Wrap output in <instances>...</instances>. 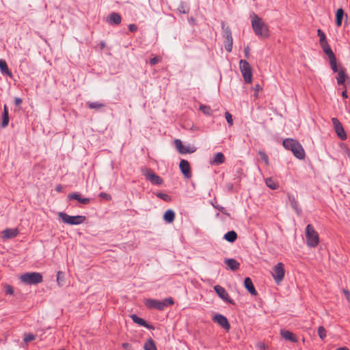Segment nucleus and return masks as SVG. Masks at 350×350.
<instances>
[{
  "instance_id": "obj_1",
  "label": "nucleus",
  "mask_w": 350,
  "mask_h": 350,
  "mask_svg": "<svg viewBox=\"0 0 350 350\" xmlns=\"http://www.w3.org/2000/svg\"><path fill=\"white\" fill-rule=\"evenodd\" d=\"M251 25L256 36L260 38H267L269 36V29L262 19L255 13H252Z\"/></svg>"
},
{
  "instance_id": "obj_2",
  "label": "nucleus",
  "mask_w": 350,
  "mask_h": 350,
  "mask_svg": "<svg viewBox=\"0 0 350 350\" xmlns=\"http://www.w3.org/2000/svg\"><path fill=\"white\" fill-rule=\"evenodd\" d=\"M282 144L284 148L291 150L296 158L299 159H304L305 158V151L301 144L296 139L292 138L285 139Z\"/></svg>"
},
{
  "instance_id": "obj_3",
  "label": "nucleus",
  "mask_w": 350,
  "mask_h": 350,
  "mask_svg": "<svg viewBox=\"0 0 350 350\" xmlns=\"http://www.w3.org/2000/svg\"><path fill=\"white\" fill-rule=\"evenodd\" d=\"M145 306L149 309H157L158 310H164L167 307L174 304V301L172 297H167L163 300L154 299H147L145 301Z\"/></svg>"
},
{
  "instance_id": "obj_4",
  "label": "nucleus",
  "mask_w": 350,
  "mask_h": 350,
  "mask_svg": "<svg viewBox=\"0 0 350 350\" xmlns=\"http://www.w3.org/2000/svg\"><path fill=\"white\" fill-rule=\"evenodd\" d=\"M21 282L27 285H36L43 281L42 275L38 272H28L22 274L20 278Z\"/></svg>"
},
{
  "instance_id": "obj_5",
  "label": "nucleus",
  "mask_w": 350,
  "mask_h": 350,
  "mask_svg": "<svg viewBox=\"0 0 350 350\" xmlns=\"http://www.w3.org/2000/svg\"><path fill=\"white\" fill-rule=\"evenodd\" d=\"M306 243L310 247H315L319 243L318 232L311 224H308L305 232Z\"/></svg>"
},
{
  "instance_id": "obj_6",
  "label": "nucleus",
  "mask_w": 350,
  "mask_h": 350,
  "mask_svg": "<svg viewBox=\"0 0 350 350\" xmlns=\"http://www.w3.org/2000/svg\"><path fill=\"white\" fill-rule=\"evenodd\" d=\"M58 217L62 222L69 225H80L83 224L85 219V216L83 215H75L70 216L64 212H59Z\"/></svg>"
},
{
  "instance_id": "obj_7",
  "label": "nucleus",
  "mask_w": 350,
  "mask_h": 350,
  "mask_svg": "<svg viewBox=\"0 0 350 350\" xmlns=\"http://www.w3.org/2000/svg\"><path fill=\"white\" fill-rule=\"evenodd\" d=\"M240 70L246 83H250L252 78V71L250 64L244 59L239 62Z\"/></svg>"
},
{
  "instance_id": "obj_8",
  "label": "nucleus",
  "mask_w": 350,
  "mask_h": 350,
  "mask_svg": "<svg viewBox=\"0 0 350 350\" xmlns=\"http://www.w3.org/2000/svg\"><path fill=\"white\" fill-rule=\"evenodd\" d=\"M285 271L282 262H278L273 269L272 277L276 284H280L284 278Z\"/></svg>"
},
{
  "instance_id": "obj_9",
  "label": "nucleus",
  "mask_w": 350,
  "mask_h": 350,
  "mask_svg": "<svg viewBox=\"0 0 350 350\" xmlns=\"http://www.w3.org/2000/svg\"><path fill=\"white\" fill-rule=\"evenodd\" d=\"M332 122L337 136L341 140H345L347 139V134L338 119L336 118H332Z\"/></svg>"
},
{
  "instance_id": "obj_10",
  "label": "nucleus",
  "mask_w": 350,
  "mask_h": 350,
  "mask_svg": "<svg viewBox=\"0 0 350 350\" xmlns=\"http://www.w3.org/2000/svg\"><path fill=\"white\" fill-rule=\"evenodd\" d=\"M214 290L217 293V294L218 295V296L223 300L226 303H228V304H230L232 305H234L235 304V302L234 301L233 299H232L228 292L226 291V290L222 287L220 285H215L214 286Z\"/></svg>"
},
{
  "instance_id": "obj_11",
  "label": "nucleus",
  "mask_w": 350,
  "mask_h": 350,
  "mask_svg": "<svg viewBox=\"0 0 350 350\" xmlns=\"http://www.w3.org/2000/svg\"><path fill=\"white\" fill-rule=\"evenodd\" d=\"M144 176L147 180L151 182L152 184L155 185H161L163 184V179L156 174L152 170H148L144 173Z\"/></svg>"
},
{
  "instance_id": "obj_12",
  "label": "nucleus",
  "mask_w": 350,
  "mask_h": 350,
  "mask_svg": "<svg viewBox=\"0 0 350 350\" xmlns=\"http://www.w3.org/2000/svg\"><path fill=\"white\" fill-rule=\"evenodd\" d=\"M174 145L180 154L193 153L196 150L195 147L185 146L180 139H175Z\"/></svg>"
},
{
  "instance_id": "obj_13",
  "label": "nucleus",
  "mask_w": 350,
  "mask_h": 350,
  "mask_svg": "<svg viewBox=\"0 0 350 350\" xmlns=\"http://www.w3.org/2000/svg\"><path fill=\"white\" fill-rule=\"evenodd\" d=\"M213 321L226 330H229L230 328V325L227 318L221 314H216L213 317Z\"/></svg>"
},
{
  "instance_id": "obj_14",
  "label": "nucleus",
  "mask_w": 350,
  "mask_h": 350,
  "mask_svg": "<svg viewBox=\"0 0 350 350\" xmlns=\"http://www.w3.org/2000/svg\"><path fill=\"white\" fill-rule=\"evenodd\" d=\"M180 170L186 178L191 177V167L189 163L185 159H182L179 163Z\"/></svg>"
},
{
  "instance_id": "obj_15",
  "label": "nucleus",
  "mask_w": 350,
  "mask_h": 350,
  "mask_svg": "<svg viewBox=\"0 0 350 350\" xmlns=\"http://www.w3.org/2000/svg\"><path fill=\"white\" fill-rule=\"evenodd\" d=\"M288 202L291 208L296 212V213L299 215L301 213V208L299 206L298 202L296 200L295 198L292 194H288Z\"/></svg>"
},
{
  "instance_id": "obj_16",
  "label": "nucleus",
  "mask_w": 350,
  "mask_h": 350,
  "mask_svg": "<svg viewBox=\"0 0 350 350\" xmlns=\"http://www.w3.org/2000/svg\"><path fill=\"white\" fill-rule=\"evenodd\" d=\"M68 198L69 200H75L83 204H88L90 202V199L88 198H82L79 193H72L68 194Z\"/></svg>"
},
{
  "instance_id": "obj_17",
  "label": "nucleus",
  "mask_w": 350,
  "mask_h": 350,
  "mask_svg": "<svg viewBox=\"0 0 350 350\" xmlns=\"http://www.w3.org/2000/svg\"><path fill=\"white\" fill-rule=\"evenodd\" d=\"M280 335L283 338H284L286 340H289L292 342H297V339L295 336V335L292 333L291 332L286 330V329H281L280 330Z\"/></svg>"
},
{
  "instance_id": "obj_18",
  "label": "nucleus",
  "mask_w": 350,
  "mask_h": 350,
  "mask_svg": "<svg viewBox=\"0 0 350 350\" xmlns=\"http://www.w3.org/2000/svg\"><path fill=\"white\" fill-rule=\"evenodd\" d=\"M244 286L248 291V292L252 295H256L257 291L253 284L252 280L250 278H245Z\"/></svg>"
},
{
  "instance_id": "obj_19",
  "label": "nucleus",
  "mask_w": 350,
  "mask_h": 350,
  "mask_svg": "<svg viewBox=\"0 0 350 350\" xmlns=\"http://www.w3.org/2000/svg\"><path fill=\"white\" fill-rule=\"evenodd\" d=\"M225 162V157L222 152L216 153L213 160L210 161V164L212 165H218Z\"/></svg>"
},
{
  "instance_id": "obj_20",
  "label": "nucleus",
  "mask_w": 350,
  "mask_h": 350,
  "mask_svg": "<svg viewBox=\"0 0 350 350\" xmlns=\"http://www.w3.org/2000/svg\"><path fill=\"white\" fill-rule=\"evenodd\" d=\"M224 262L228 265L231 271H237L240 267V263L234 258H226Z\"/></svg>"
},
{
  "instance_id": "obj_21",
  "label": "nucleus",
  "mask_w": 350,
  "mask_h": 350,
  "mask_svg": "<svg viewBox=\"0 0 350 350\" xmlns=\"http://www.w3.org/2000/svg\"><path fill=\"white\" fill-rule=\"evenodd\" d=\"M131 319L133 320V321L141 326H143L147 329H153V327L149 324H148L146 323V321L145 320H144L143 319L139 317L136 314H132L131 316Z\"/></svg>"
},
{
  "instance_id": "obj_22",
  "label": "nucleus",
  "mask_w": 350,
  "mask_h": 350,
  "mask_svg": "<svg viewBox=\"0 0 350 350\" xmlns=\"http://www.w3.org/2000/svg\"><path fill=\"white\" fill-rule=\"evenodd\" d=\"M122 21L121 16L116 12H112L109 15L108 22L111 25H119Z\"/></svg>"
},
{
  "instance_id": "obj_23",
  "label": "nucleus",
  "mask_w": 350,
  "mask_h": 350,
  "mask_svg": "<svg viewBox=\"0 0 350 350\" xmlns=\"http://www.w3.org/2000/svg\"><path fill=\"white\" fill-rule=\"evenodd\" d=\"M18 234L16 228H7L3 231V237L5 239H12L16 237Z\"/></svg>"
},
{
  "instance_id": "obj_24",
  "label": "nucleus",
  "mask_w": 350,
  "mask_h": 350,
  "mask_svg": "<svg viewBox=\"0 0 350 350\" xmlns=\"http://www.w3.org/2000/svg\"><path fill=\"white\" fill-rule=\"evenodd\" d=\"M0 70L3 75H6L10 77H12L13 75L8 68V64L4 59H0Z\"/></svg>"
},
{
  "instance_id": "obj_25",
  "label": "nucleus",
  "mask_w": 350,
  "mask_h": 350,
  "mask_svg": "<svg viewBox=\"0 0 350 350\" xmlns=\"http://www.w3.org/2000/svg\"><path fill=\"white\" fill-rule=\"evenodd\" d=\"M9 123V112L8 109L6 106V105L3 107V112L2 114V122H1V126L5 127L8 125Z\"/></svg>"
},
{
  "instance_id": "obj_26",
  "label": "nucleus",
  "mask_w": 350,
  "mask_h": 350,
  "mask_svg": "<svg viewBox=\"0 0 350 350\" xmlns=\"http://www.w3.org/2000/svg\"><path fill=\"white\" fill-rule=\"evenodd\" d=\"M175 218V213L172 209L167 210L163 215V219L167 223H172L174 221Z\"/></svg>"
},
{
  "instance_id": "obj_27",
  "label": "nucleus",
  "mask_w": 350,
  "mask_h": 350,
  "mask_svg": "<svg viewBox=\"0 0 350 350\" xmlns=\"http://www.w3.org/2000/svg\"><path fill=\"white\" fill-rule=\"evenodd\" d=\"M224 239L230 243H233L237 239V234L234 230L229 231L224 234Z\"/></svg>"
},
{
  "instance_id": "obj_28",
  "label": "nucleus",
  "mask_w": 350,
  "mask_h": 350,
  "mask_svg": "<svg viewBox=\"0 0 350 350\" xmlns=\"http://www.w3.org/2000/svg\"><path fill=\"white\" fill-rule=\"evenodd\" d=\"M344 16V10L342 8L338 9L336 13V25L337 27H340L342 25V21Z\"/></svg>"
},
{
  "instance_id": "obj_29",
  "label": "nucleus",
  "mask_w": 350,
  "mask_h": 350,
  "mask_svg": "<svg viewBox=\"0 0 350 350\" xmlns=\"http://www.w3.org/2000/svg\"><path fill=\"white\" fill-rule=\"evenodd\" d=\"M86 105L88 106V108H90L91 109H96V110L100 109L101 108L105 107V104L100 103L98 101H94V102L89 101V102L86 103Z\"/></svg>"
},
{
  "instance_id": "obj_30",
  "label": "nucleus",
  "mask_w": 350,
  "mask_h": 350,
  "mask_svg": "<svg viewBox=\"0 0 350 350\" xmlns=\"http://www.w3.org/2000/svg\"><path fill=\"white\" fill-rule=\"evenodd\" d=\"M323 52L328 56L329 58L335 56L334 52L330 48L327 42L320 44Z\"/></svg>"
},
{
  "instance_id": "obj_31",
  "label": "nucleus",
  "mask_w": 350,
  "mask_h": 350,
  "mask_svg": "<svg viewBox=\"0 0 350 350\" xmlns=\"http://www.w3.org/2000/svg\"><path fill=\"white\" fill-rule=\"evenodd\" d=\"M347 77V75L344 69H341L338 71V77L336 78L337 83L338 85L344 84L345 81V79Z\"/></svg>"
},
{
  "instance_id": "obj_32",
  "label": "nucleus",
  "mask_w": 350,
  "mask_h": 350,
  "mask_svg": "<svg viewBox=\"0 0 350 350\" xmlns=\"http://www.w3.org/2000/svg\"><path fill=\"white\" fill-rule=\"evenodd\" d=\"M265 184L267 187L271 189H277L278 188V183L275 182L272 178H267L265 179Z\"/></svg>"
},
{
  "instance_id": "obj_33",
  "label": "nucleus",
  "mask_w": 350,
  "mask_h": 350,
  "mask_svg": "<svg viewBox=\"0 0 350 350\" xmlns=\"http://www.w3.org/2000/svg\"><path fill=\"white\" fill-rule=\"evenodd\" d=\"M232 44H233V39L232 37H228L225 38L224 41V46L225 49L228 52L232 51Z\"/></svg>"
},
{
  "instance_id": "obj_34",
  "label": "nucleus",
  "mask_w": 350,
  "mask_h": 350,
  "mask_svg": "<svg viewBox=\"0 0 350 350\" xmlns=\"http://www.w3.org/2000/svg\"><path fill=\"white\" fill-rule=\"evenodd\" d=\"M145 350H157V347L154 340L152 338H149L144 344Z\"/></svg>"
},
{
  "instance_id": "obj_35",
  "label": "nucleus",
  "mask_w": 350,
  "mask_h": 350,
  "mask_svg": "<svg viewBox=\"0 0 350 350\" xmlns=\"http://www.w3.org/2000/svg\"><path fill=\"white\" fill-rule=\"evenodd\" d=\"M155 195L157 198L164 200L165 202H171L172 200V197L167 193L158 192V193H156Z\"/></svg>"
},
{
  "instance_id": "obj_36",
  "label": "nucleus",
  "mask_w": 350,
  "mask_h": 350,
  "mask_svg": "<svg viewBox=\"0 0 350 350\" xmlns=\"http://www.w3.org/2000/svg\"><path fill=\"white\" fill-rule=\"evenodd\" d=\"M329 64H330V66H331V68H332V70H333V72H338L337 64H336V56L329 58Z\"/></svg>"
},
{
  "instance_id": "obj_37",
  "label": "nucleus",
  "mask_w": 350,
  "mask_h": 350,
  "mask_svg": "<svg viewBox=\"0 0 350 350\" xmlns=\"http://www.w3.org/2000/svg\"><path fill=\"white\" fill-rule=\"evenodd\" d=\"M258 154L260 156V159L262 161H264L265 164L266 165H269V160L268 155L266 154V152H264V151L260 150L258 152Z\"/></svg>"
},
{
  "instance_id": "obj_38",
  "label": "nucleus",
  "mask_w": 350,
  "mask_h": 350,
  "mask_svg": "<svg viewBox=\"0 0 350 350\" xmlns=\"http://www.w3.org/2000/svg\"><path fill=\"white\" fill-rule=\"evenodd\" d=\"M317 332H318V335H319V338L322 340H324L327 336L326 329L323 326H319L318 327Z\"/></svg>"
},
{
  "instance_id": "obj_39",
  "label": "nucleus",
  "mask_w": 350,
  "mask_h": 350,
  "mask_svg": "<svg viewBox=\"0 0 350 350\" xmlns=\"http://www.w3.org/2000/svg\"><path fill=\"white\" fill-rule=\"evenodd\" d=\"M317 36L319 37L320 44L327 42L325 33L320 29L317 30Z\"/></svg>"
},
{
  "instance_id": "obj_40",
  "label": "nucleus",
  "mask_w": 350,
  "mask_h": 350,
  "mask_svg": "<svg viewBox=\"0 0 350 350\" xmlns=\"http://www.w3.org/2000/svg\"><path fill=\"white\" fill-rule=\"evenodd\" d=\"M36 339V335L31 333L25 334L24 335L23 340L27 343Z\"/></svg>"
},
{
  "instance_id": "obj_41",
  "label": "nucleus",
  "mask_w": 350,
  "mask_h": 350,
  "mask_svg": "<svg viewBox=\"0 0 350 350\" xmlns=\"http://www.w3.org/2000/svg\"><path fill=\"white\" fill-rule=\"evenodd\" d=\"M64 273L62 271H57V282L59 286H62L64 285Z\"/></svg>"
},
{
  "instance_id": "obj_42",
  "label": "nucleus",
  "mask_w": 350,
  "mask_h": 350,
  "mask_svg": "<svg viewBox=\"0 0 350 350\" xmlns=\"http://www.w3.org/2000/svg\"><path fill=\"white\" fill-rule=\"evenodd\" d=\"M200 109L206 115H211L212 110L209 106L200 105Z\"/></svg>"
},
{
  "instance_id": "obj_43",
  "label": "nucleus",
  "mask_w": 350,
  "mask_h": 350,
  "mask_svg": "<svg viewBox=\"0 0 350 350\" xmlns=\"http://www.w3.org/2000/svg\"><path fill=\"white\" fill-rule=\"evenodd\" d=\"M222 29L224 30V38H228V37H232V33H231V30L230 29L229 27H224V24L223 23L222 25Z\"/></svg>"
},
{
  "instance_id": "obj_44",
  "label": "nucleus",
  "mask_w": 350,
  "mask_h": 350,
  "mask_svg": "<svg viewBox=\"0 0 350 350\" xmlns=\"http://www.w3.org/2000/svg\"><path fill=\"white\" fill-rule=\"evenodd\" d=\"M225 118H226V121L228 123L229 126H232V124H233L232 116L228 111H226L225 113Z\"/></svg>"
},
{
  "instance_id": "obj_45",
  "label": "nucleus",
  "mask_w": 350,
  "mask_h": 350,
  "mask_svg": "<svg viewBox=\"0 0 350 350\" xmlns=\"http://www.w3.org/2000/svg\"><path fill=\"white\" fill-rule=\"evenodd\" d=\"M5 292L7 295H13L14 294V288L10 284L5 285Z\"/></svg>"
},
{
  "instance_id": "obj_46",
  "label": "nucleus",
  "mask_w": 350,
  "mask_h": 350,
  "mask_svg": "<svg viewBox=\"0 0 350 350\" xmlns=\"http://www.w3.org/2000/svg\"><path fill=\"white\" fill-rule=\"evenodd\" d=\"M340 147L342 148L345 154H347L350 159V149L347 147V146L344 144H341Z\"/></svg>"
},
{
  "instance_id": "obj_47",
  "label": "nucleus",
  "mask_w": 350,
  "mask_h": 350,
  "mask_svg": "<svg viewBox=\"0 0 350 350\" xmlns=\"http://www.w3.org/2000/svg\"><path fill=\"white\" fill-rule=\"evenodd\" d=\"M161 61V58L159 57H154L152 58H151L149 61V64L151 65V66H154L157 64H158L159 62Z\"/></svg>"
},
{
  "instance_id": "obj_48",
  "label": "nucleus",
  "mask_w": 350,
  "mask_h": 350,
  "mask_svg": "<svg viewBox=\"0 0 350 350\" xmlns=\"http://www.w3.org/2000/svg\"><path fill=\"white\" fill-rule=\"evenodd\" d=\"M129 29L131 32H135L137 30V27L135 24H130L129 25Z\"/></svg>"
},
{
  "instance_id": "obj_49",
  "label": "nucleus",
  "mask_w": 350,
  "mask_h": 350,
  "mask_svg": "<svg viewBox=\"0 0 350 350\" xmlns=\"http://www.w3.org/2000/svg\"><path fill=\"white\" fill-rule=\"evenodd\" d=\"M178 10H179V12H180L183 14H186L188 12V10H185L183 3H181L180 5H179Z\"/></svg>"
},
{
  "instance_id": "obj_50",
  "label": "nucleus",
  "mask_w": 350,
  "mask_h": 350,
  "mask_svg": "<svg viewBox=\"0 0 350 350\" xmlns=\"http://www.w3.org/2000/svg\"><path fill=\"white\" fill-rule=\"evenodd\" d=\"M101 198H104V199H106L107 200H111V196L108 193H100V195H99Z\"/></svg>"
},
{
  "instance_id": "obj_51",
  "label": "nucleus",
  "mask_w": 350,
  "mask_h": 350,
  "mask_svg": "<svg viewBox=\"0 0 350 350\" xmlns=\"http://www.w3.org/2000/svg\"><path fill=\"white\" fill-rule=\"evenodd\" d=\"M250 51V49L249 46H247L244 48V53H245V57L246 58H249Z\"/></svg>"
},
{
  "instance_id": "obj_52",
  "label": "nucleus",
  "mask_w": 350,
  "mask_h": 350,
  "mask_svg": "<svg viewBox=\"0 0 350 350\" xmlns=\"http://www.w3.org/2000/svg\"><path fill=\"white\" fill-rule=\"evenodd\" d=\"M344 295L346 296L347 299L350 303V292L346 289H343L342 291Z\"/></svg>"
},
{
  "instance_id": "obj_53",
  "label": "nucleus",
  "mask_w": 350,
  "mask_h": 350,
  "mask_svg": "<svg viewBox=\"0 0 350 350\" xmlns=\"http://www.w3.org/2000/svg\"><path fill=\"white\" fill-rule=\"evenodd\" d=\"M22 102H23V100L21 98L16 97L14 98V104L16 106L20 105L22 103Z\"/></svg>"
},
{
  "instance_id": "obj_54",
  "label": "nucleus",
  "mask_w": 350,
  "mask_h": 350,
  "mask_svg": "<svg viewBox=\"0 0 350 350\" xmlns=\"http://www.w3.org/2000/svg\"><path fill=\"white\" fill-rule=\"evenodd\" d=\"M213 206L218 209L219 211H220L221 213H224V207L221 206H219V205H213Z\"/></svg>"
},
{
  "instance_id": "obj_55",
  "label": "nucleus",
  "mask_w": 350,
  "mask_h": 350,
  "mask_svg": "<svg viewBox=\"0 0 350 350\" xmlns=\"http://www.w3.org/2000/svg\"><path fill=\"white\" fill-rule=\"evenodd\" d=\"M342 96L345 98H347V91L345 90L342 92Z\"/></svg>"
},
{
  "instance_id": "obj_56",
  "label": "nucleus",
  "mask_w": 350,
  "mask_h": 350,
  "mask_svg": "<svg viewBox=\"0 0 350 350\" xmlns=\"http://www.w3.org/2000/svg\"><path fill=\"white\" fill-rule=\"evenodd\" d=\"M336 350H349V349L348 348L344 347H339Z\"/></svg>"
},
{
  "instance_id": "obj_57",
  "label": "nucleus",
  "mask_w": 350,
  "mask_h": 350,
  "mask_svg": "<svg viewBox=\"0 0 350 350\" xmlns=\"http://www.w3.org/2000/svg\"><path fill=\"white\" fill-rule=\"evenodd\" d=\"M56 190L57 191H60L62 190V187L61 185H58L57 187H56Z\"/></svg>"
},
{
  "instance_id": "obj_58",
  "label": "nucleus",
  "mask_w": 350,
  "mask_h": 350,
  "mask_svg": "<svg viewBox=\"0 0 350 350\" xmlns=\"http://www.w3.org/2000/svg\"><path fill=\"white\" fill-rule=\"evenodd\" d=\"M130 345L129 343H124L123 344V347L124 348L126 349L128 347H129Z\"/></svg>"
},
{
  "instance_id": "obj_59",
  "label": "nucleus",
  "mask_w": 350,
  "mask_h": 350,
  "mask_svg": "<svg viewBox=\"0 0 350 350\" xmlns=\"http://www.w3.org/2000/svg\"><path fill=\"white\" fill-rule=\"evenodd\" d=\"M232 187H233L232 184H230V185H228V188H229V189H232Z\"/></svg>"
},
{
  "instance_id": "obj_60",
  "label": "nucleus",
  "mask_w": 350,
  "mask_h": 350,
  "mask_svg": "<svg viewBox=\"0 0 350 350\" xmlns=\"http://www.w3.org/2000/svg\"><path fill=\"white\" fill-rule=\"evenodd\" d=\"M256 86H257V87H256V89H258V88H259V85H257Z\"/></svg>"
},
{
  "instance_id": "obj_61",
  "label": "nucleus",
  "mask_w": 350,
  "mask_h": 350,
  "mask_svg": "<svg viewBox=\"0 0 350 350\" xmlns=\"http://www.w3.org/2000/svg\"><path fill=\"white\" fill-rule=\"evenodd\" d=\"M256 86H257V87H256V89H258V88H259V85H257Z\"/></svg>"
}]
</instances>
